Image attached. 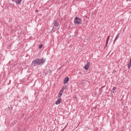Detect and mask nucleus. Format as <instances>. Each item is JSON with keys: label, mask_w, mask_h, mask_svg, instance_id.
<instances>
[{"label": "nucleus", "mask_w": 131, "mask_h": 131, "mask_svg": "<svg viewBox=\"0 0 131 131\" xmlns=\"http://www.w3.org/2000/svg\"><path fill=\"white\" fill-rule=\"evenodd\" d=\"M53 24V26L52 28L53 30H55L56 29H58L59 28L58 22V21H54Z\"/></svg>", "instance_id": "f257e3e1"}, {"label": "nucleus", "mask_w": 131, "mask_h": 131, "mask_svg": "<svg viewBox=\"0 0 131 131\" xmlns=\"http://www.w3.org/2000/svg\"><path fill=\"white\" fill-rule=\"evenodd\" d=\"M74 23L77 24H82V21H81V19L78 18L77 17H75L74 20Z\"/></svg>", "instance_id": "f03ea898"}, {"label": "nucleus", "mask_w": 131, "mask_h": 131, "mask_svg": "<svg viewBox=\"0 0 131 131\" xmlns=\"http://www.w3.org/2000/svg\"><path fill=\"white\" fill-rule=\"evenodd\" d=\"M37 60L38 61L39 65H42L45 62V60L42 58L39 59L37 58Z\"/></svg>", "instance_id": "7ed1b4c3"}, {"label": "nucleus", "mask_w": 131, "mask_h": 131, "mask_svg": "<svg viewBox=\"0 0 131 131\" xmlns=\"http://www.w3.org/2000/svg\"><path fill=\"white\" fill-rule=\"evenodd\" d=\"M37 59L36 58L34 61H33L32 62L31 64L34 66H36L38 65H39L38 61L37 60Z\"/></svg>", "instance_id": "20e7f679"}, {"label": "nucleus", "mask_w": 131, "mask_h": 131, "mask_svg": "<svg viewBox=\"0 0 131 131\" xmlns=\"http://www.w3.org/2000/svg\"><path fill=\"white\" fill-rule=\"evenodd\" d=\"M90 64V62H88L86 64L84 67V68L86 70H87L88 69L89 67Z\"/></svg>", "instance_id": "39448f33"}, {"label": "nucleus", "mask_w": 131, "mask_h": 131, "mask_svg": "<svg viewBox=\"0 0 131 131\" xmlns=\"http://www.w3.org/2000/svg\"><path fill=\"white\" fill-rule=\"evenodd\" d=\"M69 81V78L66 77L63 80V83L64 84L67 83Z\"/></svg>", "instance_id": "423d86ee"}, {"label": "nucleus", "mask_w": 131, "mask_h": 131, "mask_svg": "<svg viewBox=\"0 0 131 131\" xmlns=\"http://www.w3.org/2000/svg\"><path fill=\"white\" fill-rule=\"evenodd\" d=\"M62 99L61 98L58 99L56 102L55 104L56 105H58L61 102Z\"/></svg>", "instance_id": "0eeeda50"}, {"label": "nucleus", "mask_w": 131, "mask_h": 131, "mask_svg": "<svg viewBox=\"0 0 131 131\" xmlns=\"http://www.w3.org/2000/svg\"><path fill=\"white\" fill-rule=\"evenodd\" d=\"M6 110L7 111L11 112L12 110V107L11 106L8 107L6 109Z\"/></svg>", "instance_id": "6e6552de"}, {"label": "nucleus", "mask_w": 131, "mask_h": 131, "mask_svg": "<svg viewBox=\"0 0 131 131\" xmlns=\"http://www.w3.org/2000/svg\"><path fill=\"white\" fill-rule=\"evenodd\" d=\"M110 37V36H108L107 37V38L106 39V45H105V47H106L107 45V44L108 43V41H109V39Z\"/></svg>", "instance_id": "1a4fd4ad"}, {"label": "nucleus", "mask_w": 131, "mask_h": 131, "mask_svg": "<svg viewBox=\"0 0 131 131\" xmlns=\"http://www.w3.org/2000/svg\"><path fill=\"white\" fill-rule=\"evenodd\" d=\"M120 34V33L117 34V35L116 36V37L115 38V39L114 40V43L115 42V41L116 40H117V39H118V37H119V35Z\"/></svg>", "instance_id": "9d476101"}, {"label": "nucleus", "mask_w": 131, "mask_h": 131, "mask_svg": "<svg viewBox=\"0 0 131 131\" xmlns=\"http://www.w3.org/2000/svg\"><path fill=\"white\" fill-rule=\"evenodd\" d=\"M63 93V92L60 91L58 96V97L59 98H60V96H61V95H62V94Z\"/></svg>", "instance_id": "9b49d317"}, {"label": "nucleus", "mask_w": 131, "mask_h": 131, "mask_svg": "<svg viewBox=\"0 0 131 131\" xmlns=\"http://www.w3.org/2000/svg\"><path fill=\"white\" fill-rule=\"evenodd\" d=\"M21 0H18L16 1L15 2L16 4H19L21 2Z\"/></svg>", "instance_id": "f8f14e48"}, {"label": "nucleus", "mask_w": 131, "mask_h": 131, "mask_svg": "<svg viewBox=\"0 0 131 131\" xmlns=\"http://www.w3.org/2000/svg\"><path fill=\"white\" fill-rule=\"evenodd\" d=\"M131 66V63L130 62L128 64V68L129 69Z\"/></svg>", "instance_id": "ddd939ff"}, {"label": "nucleus", "mask_w": 131, "mask_h": 131, "mask_svg": "<svg viewBox=\"0 0 131 131\" xmlns=\"http://www.w3.org/2000/svg\"><path fill=\"white\" fill-rule=\"evenodd\" d=\"M64 86H63V87L62 89L60 91H61V92H63V91H64Z\"/></svg>", "instance_id": "4468645a"}, {"label": "nucleus", "mask_w": 131, "mask_h": 131, "mask_svg": "<svg viewBox=\"0 0 131 131\" xmlns=\"http://www.w3.org/2000/svg\"><path fill=\"white\" fill-rule=\"evenodd\" d=\"M42 46H43L42 45V44H41L40 45L39 48H41L42 47Z\"/></svg>", "instance_id": "2eb2a0df"}, {"label": "nucleus", "mask_w": 131, "mask_h": 131, "mask_svg": "<svg viewBox=\"0 0 131 131\" xmlns=\"http://www.w3.org/2000/svg\"><path fill=\"white\" fill-rule=\"evenodd\" d=\"M116 89V87H114L113 88V91H115Z\"/></svg>", "instance_id": "dca6fc26"}, {"label": "nucleus", "mask_w": 131, "mask_h": 131, "mask_svg": "<svg viewBox=\"0 0 131 131\" xmlns=\"http://www.w3.org/2000/svg\"><path fill=\"white\" fill-rule=\"evenodd\" d=\"M116 117H118V116H119V115H118V114H116Z\"/></svg>", "instance_id": "f3484780"}, {"label": "nucleus", "mask_w": 131, "mask_h": 131, "mask_svg": "<svg viewBox=\"0 0 131 131\" xmlns=\"http://www.w3.org/2000/svg\"><path fill=\"white\" fill-rule=\"evenodd\" d=\"M74 99H77V97L76 96H75L74 97Z\"/></svg>", "instance_id": "a211bd4d"}, {"label": "nucleus", "mask_w": 131, "mask_h": 131, "mask_svg": "<svg viewBox=\"0 0 131 131\" xmlns=\"http://www.w3.org/2000/svg\"><path fill=\"white\" fill-rule=\"evenodd\" d=\"M22 117H23V116L24 115V113H23L22 114Z\"/></svg>", "instance_id": "6ab92c4d"}, {"label": "nucleus", "mask_w": 131, "mask_h": 131, "mask_svg": "<svg viewBox=\"0 0 131 131\" xmlns=\"http://www.w3.org/2000/svg\"><path fill=\"white\" fill-rule=\"evenodd\" d=\"M130 62L131 63V59L130 60Z\"/></svg>", "instance_id": "aec40b11"}, {"label": "nucleus", "mask_w": 131, "mask_h": 131, "mask_svg": "<svg viewBox=\"0 0 131 131\" xmlns=\"http://www.w3.org/2000/svg\"><path fill=\"white\" fill-rule=\"evenodd\" d=\"M114 91H113V92H112V94L113 93H114Z\"/></svg>", "instance_id": "412c9836"}, {"label": "nucleus", "mask_w": 131, "mask_h": 131, "mask_svg": "<svg viewBox=\"0 0 131 131\" xmlns=\"http://www.w3.org/2000/svg\"><path fill=\"white\" fill-rule=\"evenodd\" d=\"M38 10H36V12H38Z\"/></svg>", "instance_id": "4be33fe9"}, {"label": "nucleus", "mask_w": 131, "mask_h": 131, "mask_svg": "<svg viewBox=\"0 0 131 131\" xmlns=\"http://www.w3.org/2000/svg\"><path fill=\"white\" fill-rule=\"evenodd\" d=\"M79 73V74H81V72H80V73Z\"/></svg>", "instance_id": "5701e85b"}]
</instances>
